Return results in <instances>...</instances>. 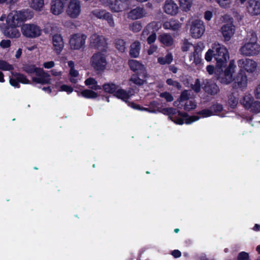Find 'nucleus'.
<instances>
[{"label":"nucleus","mask_w":260,"mask_h":260,"mask_svg":"<svg viewBox=\"0 0 260 260\" xmlns=\"http://www.w3.org/2000/svg\"><path fill=\"white\" fill-rule=\"evenodd\" d=\"M214 57L216 61V68L221 69L226 64L229 58V54L226 48L219 43L213 44L211 49L206 53L205 58L207 61H210Z\"/></svg>","instance_id":"nucleus-1"},{"label":"nucleus","mask_w":260,"mask_h":260,"mask_svg":"<svg viewBox=\"0 0 260 260\" xmlns=\"http://www.w3.org/2000/svg\"><path fill=\"white\" fill-rule=\"evenodd\" d=\"M239 53L244 56H256L260 53V45L257 42L256 34L249 31L239 49Z\"/></svg>","instance_id":"nucleus-2"},{"label":"nucleus","mask_w":260,"mask_h":260,"mask_svg":"<svg viewBox=\"0 0 260 260\" xmlns=\"http://www.w3.org/2000/svg\"><path fill=\"white\" fill-rule=\"evenodd\" d=\"M159 112L169 116V118L175 123L182 124L184 122L187 124L191 123L199 119L198 116H192L188 118H186L185 114L182 113L175 109L172 108H167L160 110Z\"/></svg>","instance_id":"nucleus-3"},{"label":"nucleus","mask_w":260,"mask_h":260,"mask_svg":"<svg viewBox=\"0 0 260 260\" xmlns=\"http://www.w3.org/2000/svg\"><path fill=\"white\" fill-rule=\"evenodd\" d=\"M239 71L248 75H254L258 72V63L250 58H242L237 61Z\"/></svg>","instance_id":"nucleus-4"},{"label":"nucleus","mask_w":260,"mask_h":260,"mask_svg":"<svg viewBox=\"0 0 260 260\" xmlns=\"http://www.w3.org/2000/svg\"><path fill=\"white\" fill-rule=\"evenodd\" d=\"M236 66L234 60H231L229 66L222 73H218V69L215 71V74L217 75V78L219 82L221 83L228 84L231 83L234 77H233V74L235 73Z\"/></svg>","instance_id":"nucleus-5"},{"label":"nucleus","mask_w":260,"mask_h":260,"mask_svg":"<svg viewBox=\"0 0 260 260\" xmlns=\"http://www.w3.org/2000/svg\"><path fill=\"white\" fill-rule=\"evenodd\" d=\"M90 63L91 66L96 71H104L107 64L105 49L101 52L94 53L91 57Z\"/></svg>","instance_id":"nucleus-6"},{"label":"nucleus","mask_w":260,"mask_h":260,"mask_svg":"<svg viewBox=\"0 0 260 260\" xmlns=\"http://www.w3.org/2000/svg\"><path fill=\"white\" fill-rule=\"evenodd\" d=\"M21 31L23 36L33 39L39 37L42 34L40 27L35 23H25L21 26Z\"/></svg>","instance_id":"nucleus-7"},{"label":"nucleus","mask_w":260,"mask_h":260,"mask_svg":"<svg viewBox=\"0 0 260 260\" xmlns=\"http://www.w3.org/2000/svg\"><path fill=\"white\" fill-rule=\"evenodd\" d=\"M66 14L71 19L77 18L81 13V4L79 0H70L66 11Z\"/></svg>","instance_id":"nucleus-8"},{"label":"nucleus","mask_w":260,"mask_h":260,"mask_svg":"<svg viewBox=\"0 0 260 260\" xmlns=\"http://www.w3.org/2000/svg\"><path fill=\"white\" fill-rule=\"evenodd\" d=\"M87 36L83 34H75L71 36L69 44L71 49L80 50L84 47Z\"/></svg>","instance_id":"nucleus-9"},{"label":"nucleus","mask_w":260,"mask_h":260,"mask_svg":"<svg viewBox=\"0 0 260 260\" xmlns=\"http://www.w3.org/2000/svg\"><path fill=\"white\" fill-rule=\"evenodd\" d=\"M233 87L239 89L242 91L245 90L248 85V77L246 73L239 71L233 79Z\"/></svg>","instance_id":"nucleus-10"},{"label":"nucleus","mask_w":260,"mask_h":260,"mask_svg":"<svg viewBox=\"0 0 260 260\" xmlns=\"http://www.w3.org/2000/svg\"><path fill=\"white\" fill-rule=\"evenodd\" d=\"M205 31L204 22L198 19L193 21L190 25V33L192 38H200Z\"/></svg>","instance_id":"nucleus-11"},{"label":"nucleus","mask_w":260,"mask_h":260,"mask_svg":"<svg viewBox=\"0 0 260 260\" xmlns=\"http://www.w3.org/2000/svg\"><path fill=\"white\" fill-rule=\"evenodd\" d=\"M89 46L90 48L95 49L105 48L107 46L106 40L103 36L96 33L93 34L89 38Z\"/></svg>","instance_id":"nucleus-12"},{"label":"nucleus","mask_w":260,"mask_h":260,"mask_svg":"<svg viewBox=\"0 0 260 260\" xmlns=\"http://www.w3.org/2000/svg\"><path fill=\"white\" fill-rule=\"evenodd\" d=\"M9 82L12 86L19 88V82L23 84H29V81L24 75L12 72L11 76L9 77Z\"/></svg>","instance_id":"nucleus-13"},{"label":"nucleus","mask_w":260,"mask_h":260,"mask_svg":"<svg viewBox=\"0 0 260 260\" xmlns=\"http://www.w3.org/2000/svg\"><path fill=\"white\" fill-rule=\"evenodd\" d=\"M220 32L225 41H229L234 36L235 32V26L232 21H229L223 25L220 28Z\"/></svg>","instance_id":"nucleus-14"},{"label":"nucleus","mask_w":260,"mask_h":260,"mask_svg":"<svg viewBox=\"0 0 260 260\" xmlns=\"http://www.w3.org/2000/svg\"><path fill=\"white\" fill-rule=\"evenodd\" d=\"M52 43L54 51L56 54H60L64 46L62 35L60 34H54L52 37Z\"/></svg>","instance_id":"nucleus-15"},{"label":"nucleus","mask_w":260,"mask_h":260,"mask_svg":"<svg viewBox=\"0 0 260 260\" xmlns=\"http://www.w3.org/2000/svg\"><path fill=\"white\" fill-rule=\"evenodd\" d=\"M128 64L131 69L142 78H146L147 77V74L144 66L139 61L132 59L129 60Z\"/></svg>","instance_id":"nucleus-16"},{"label":"nucleus","mask_w":260,"mask_h":260,"mask_svg":"<svg viewBox=\"0 0 260 260\" xmlns=\"http://www.w3.org/2000/svg\"><path fill=\"white\" fill-rule=\"evenodd\" d=\"M37 77L32 78V81L40 84H50L51 79L50 75L46 72L43 69L39 68L36 74Z\"/></svg>","instance_id":"nucleus-17"},{"label":"nucleus","mask_w":260,"mask_h":260,"mask_svg":"<svg viewBox=\"0 0 260 260\" xmlns=\"http://www.w3.org/2000/svg\"><path fill=\"white\" fill-rule=\"evenodd\" d=\"M131 0H115L110 3L109 7L114 12H122L128 8Z\"/></svg>","instance_id":"nucleus-18"},{"label":"nucleus","mask_w":260,"mask_h":260,"mask_svg":"<svg viewBox=\"0 0 260 260\" xmlns=\"http://www.w3.org/2000/svg\"><path fill=\"white\" fill-rule=\"evenodd\" d=\"M21 22L19 11H13L8 15L6 23L8 26H18Z\"/></svg>","instance_id":"nucleus-19"},{"label":"nucleus","mask_w":260,"mask_h":260,"mask_svg":"<svg viewBox=\"0 0 260 260\" xmlns=\"http://www.w3.org/2000/svg\"><path fill=\"white\" fill-rule=\"evenodd\" d=\"M246 9L248 13L252 16L260 14V2L256 0H249Z\"/></svg>","instance_id":"nucleus-20"},{"label":"nucleus","mask_w":260,"mask_h":260,"mask_svg":"<svg viewBox=\"0 0 260 260\" xmlns=\"http://www.w3.org/2000/svg\"><path fill=\"white\" fill-rule=\"evenodd\" d=\"M50 12L54 15H59L63 12V0H51Z\"/></svg>","instance_id":"nucleus-21"},{"label":"nucleus","mask_w":260,"mask_h":260,"mask_svg":"<svg viewBox=\"0 0 260 260\" xmlns=\"http://www.w3.org/2000/svg\"><path fill=\"white\" fill-rule=\"evenodd\" d=\"M203 88L206 92L211 95H214L217 94L219 89L218 86L213 81L206 79L203 81Z\"/></svg>","instance_id":"nucleus-22"},{"label":"nucleus","mask_w":260,"mask_h":260,"mask_svg":"<svg viewBox=\"0 0 260 260\" xmlns=\"http://www.w3.org/2000/svg\"><path fill=\"white\" fill-rule=\"evenodd\" d=\"M164 10L167 14L173 16L178 13V7L173 0H167L164 4Z\"/></svg>","instance_id":"nucleus-23"},{"label":"nucleus","mask_w":260,"mask_h":260,"mask_svg":"<svg viewBox=\"0 0 260 260\" xmlns=\"http://www.w3.org/2000/svg\"><path fill=\"white\" fill-rule=\"evenodd\" d=\"M146 15L147 12L143 8L138 7L129 11L128 17L133 20H137L145 17Z\"/></svg>","instance_id":"nucleus-24"},{"label":"nucleus","mask_w":260,"mask_h":260,"mask_svg":"<svg viewBox=\"0 0 260 260\" xmlns=\"http://www.w3.org/2000/svg\"><path fill=\"white\" fill-rule=\"evenodd\" d=\"M182 24L177 20L171 19L165 21L162 25L165 29H171L172 30H178L181 27Z\"/></svg>","instance_id":"nucleus-25"},{"label":"nucleus","mask_w":260,"mask_h":260,"mask_svg":"<svg viewBox=\"0 0 260 260\" xmlns=\"http://www.w3.org/2000/svg\"><path fill=\"white\" fill-rule=\"evenodd\" d=\"M133 94L134 93L132 90H129L127 91L122 89L117 88L116 91L114 93V95L118 99H121L123 101L126 102L130 96Z\"/></svg>","instance_id":"nucleus-26"},{"label":"nucleus","mask_w":260,"mask_h":260,"mask_svg":"<svg viewBox=\"0 0 260 260\" xmlns=\"http://www.w3.org/2000/svg\"><path fill=\"white\" fill-rule=\"evenodd\" d=\"M29 7L36 12L43 11L44 7V0H28Z\"/></svg>","instance_id":"nucleus-27"},{"label":"nucleus","mask_w":260,"mask_h":260,"mask_svg":"<svg viewBox=\"0 0 260 260\" xmlns=\"http://www.w3.org/2000/svg\"><path fill=\"white\" fill-rule=\"evenodd\" d=\"M141 43L138 41H135L130 46L129 55L132 57H137L139 55Z\"/></svg>","instance_id":"nucleus-28"},{"label":"nucleus","mask_w":260,"mask_h":260,"mask_svg":"<svg viewBox=\"0 0 260 260\" xmlns=\"http://www.w3.org/2000/svg\"><path fill=\"white\" fill-rule=\"evenodd\" d=\"M17 26H8L5 30L4 34L10 38H17L20 36L19 30L16 28Z\"/></svg>","instance_id":"nucleus-29"},{"label":"nucleus","mask_w":260,"mask_h":260,"mask_svg":"<svg viewBox=\"0 0 260 260\" xmlns=\"http://www.w3.org/2000/svg\"><path fill=\"white\" fill-rule=\"evenodd\" d=\"M254 101V98L250 94H246L240 102L246 109L249 110Z\"/></svg>","instance_id":"nucleus-30"},{"label":"nucleus","mask_w":260,"mask_h":260,"mask_svg":"<svg viewBox=\"0 0 260 260\" xmlns=\"http://www.w3.org/2000/svg\"><path fill=\"white\" fill-rule=\"evenodd\" d=\"M19 12L22 22L30 20L34 16V12L29 9L20 10Z\"/></svg>","instance_id":"nucleus-31"},{"label":"nucleus","mask_w":260,"mask_h":260,"mask_svg":"<svg viewBox=\"0 0 260 260\" xmlns=\"http://www.w3.org/2000/svg\"><path fill=\"white\" fill-rule=\"evenodd\" d=\"M158 40L165 46H171L174 42L172 37L168 34H163L158 37Z\"/></svg>","instance_id":"nucleus-32"},{"label":"nucleus","mask_w":260,"mask_h":260,"mask_svg":"<svg viewBox=\"0 0 260 260\" xmlns=\"http://www.w3.org/2000/svg\"><path fill=\"white\" fill-rule=\"evenodd\" d=\"M85 84L89 88L93 90H98L102 89L101 86L98 84L97 81L93 78H88L85 81Z\"/></svg>","instance_id":"nucleus-33"},{"label":"nucleus","mask_w":260,"mask_h":260,"mask_svg":"<svg viewBox=\"0 0 260 260\" xmlns=\"http://www.w3.org/2000/svg\"><path fill=\"white\" fill-rule=\"evenodd\" d=\"M180 7L184 12H188L191 10L193 5V0H179Z\"/></svg>","instance_id":"nucleus-34"},{"label":"nucleus","mask_w":260,"mask_h":260,"mask_svg":"<svg viewBox=\"0 0 260 260\" xmlns=\"http://www.w3.org/2000/svg\"><path fill=\"white\" fill-rule=\"evenodd\" d=\"M80 95L86 99H95L98 96V94L93 90L85 89L80 92Z\"/></svg>","instance_id":"nucleus-35"},{"label":"nucleus","mask_w":260,"mask_h":260,"mask_svg":"<svg viewBox=\"0 0 260 260\" xmlns=\"http://www.w3.org/2000/svg\"><path fill=\"white\" fill-rule=\"evenodd\" d=\"M103 88L106 92L113 93L116 91L118 86L114 83H108L103 85Z\"/></svg>","instance_id":"nucleus-36"},{"label":"nucleus","mask_w":260,"mask_h":260,"mask_svg":"<svg viewBox=\"0 0 260 260\" xmlns=\"http://www.w3.org/2000/svg\"><path fill=\"white\" fill-rule=\"evenodd\" d=\"M69 80L73 83H76L78 82L79 77V74L77 70L75 69H71L69 73Z\"/></svg>","instance_id":"nucleus-37"},{"label":"nucleus","mask_w":260,"mask_h":260,"mask_svg":"<svg viewBox=\"0 0 260 260\" xmlns=\"http://www.w3.org/2000/svg\"><path fill=\"white\" fill-rule=\"evenodd\" d=\"M39 68L36 67L35 65L31 64H24L23 65V71L28 74L35 73L36 74L38 69Z\"/></svg>","instance_id":"nucleus-38"},{"label":"nucleus","mask_w":260,"mask_h":260,"mask_svg":"<svg viewBox=\"0 0 260 260\" xmlns=\"http://www.w3.org/2000/svg\"><path fill=\"white\" fill-rule=\"evenodd\" d=\"M173 60V56L168 53L165 57H159L157 59L158 62L161 64H170Z\"/></svg>","instance_id":"nucleus-39"},{"label":"nucleus","mask_w":260,"mask_h":260,"mask_svg":"<svg viewBox=\"0 0 260 260\" xmlns=\"http://www.w3.org/2000/svg\"><path fill=\"white\" fill-rule=\"evenodd\" d=\"M109 12H106L104 10L96 9L93 11L91 12V14L98 18L105 19L107 16V14H108Z\"/></svg>","instance_id":"nucleus-40"},{"label":"nucleus","mask_w":260,"mask_h":260,"mask_svg":"<svg viewBox=\"0 0 260 260\" xmlns=\"http://www.w3.org/2000/svg\"><path fill=\"white\" fill-rule=\"evenodd\" d=\"M116 48L121 52H123L126 49L125 42L122 39H117L115 43Z\"/></svg>","instance_id":"nucleus-41"},{"label":"nucleus","mask_w":260,"mask_h":260,"mask_svg":"<svg viewBox=\"0 0 260 260\" xmlns=\"http://www.w3.org/2000/svg\"><path fill=\"white\" fill-rule=\"evenodd\" d=\"M144 78H140L138 75L134 74L133 75L131 78L129 79V81L133 82V83L137 85H142L144 84L145 82V80L144 79Z\"/></svg>","instance_id":"nucleus-42"},{"label":"nucleus","mask_w":260,"mask_h":260,"mask_svg":"<svg viewBox=\"0 0 260 260\" xmlns=\"http://www.w3.org/2000/svg\"><path fill=\"white\" fill-rule=\"evenodd\" d=\"M0 70L10 71L13 70L14 67L7 61L0 59Z\"/></svg>","instance_id":"nucleus-43"},{"label":"nucleus","mask_w":260,"mask_h":260,"mask_svg":"<svg viewBox=\"0 0 260 260\" xmlns=\"http://www.w3.org/2000/svg\"><path fill=\"white\" fill-rule=\"evenodd\" d=\"M249 110L254 113H257L260 112V102L254 101Z\"/></svg>","instance_id":"nucleus-44"},{"label":"nucleus","mask_w":260,"mask_h":260,"mask_svg":"<svg viewBox=\"0 0 260 260\" xmlns=\"http://www.w3.org/2000/svg\"><path fill=\"white\" fill-rule=\"evenodd\" d=\"M197 105L196 103L192 100L186 101L184 108L186 111H190L196 108Z\"/></svg>","instance_id":"nucleus-45"},{"label":"nucleus","mask_w":260,"mask_h":260,"mask_svg":"<svg viewBox=\"0 0 260 260\" xmlns=\"http://www.w3.org/2000/svg\"><path fill=\"white\" fill-rule=\"evenodd\" d=\"M158 106L159 104L157 102H151L149 105V112L156 113L157 112L160 111Z\"/></svg>","instance_id":"nucleus-46"},{"label":"nucleus","mask_w":260,"mask_h":260,"mask_svg":"<svg viewBox=\"0 0 260 260\" xmlns=\"http://www.w3.org/2000/svg\"><path fill=\"white\" fill-rule=\"evenodd\" d=\"M129 28L133 31L137 32L142 29V25L139 22H135L130 25Z\"/></svg>","instance_id":"nucleus-47"},{"label":"nucleus","mask_w":260,"mask_h":260,"mask_svg":"<svg viewBox=\"0 0 260 260\" xmlns=\"http://www.w3.org/2000/svg\"><path fill=\"white\" fill-rule=\"evenodd\" d=\"M238 103V99L234 96L232 94H230L229 96V104L230 107L234 108L236 107Z\"/></svg>","instance_id":"nucleus-48"},{"label":"nucleus","mask_w":260,"mask_h":260,"mask_svg":"<svg viewBox=\"0 0 260 260\" xmlns=\"http://www.w3.org/2000/svg\"><path fill=\"white\" fill-rule=\"evenodd\" d=\"M219 5L224 8H229L231 5V0H215Z\"/></svg>","instance_id":"nucleus-49"},{"label":"nucleus","mask_w":260,"mask_h":260,"mask_svg":"<svg viewBox=\"0 0 260 260\" xmlns=\"http://www.w3.org/2000/svg\"><path fill=\"white\" fill-rule=\"evenodd\" d=\"M190 97V92L188 90H184L181 94L180 97V102H183L184 101H188V100Z\"/></svg>","instance_id":"nucleus-50"},{"label":"nucleus","mask_w":260,"mask_h":260,"mask_svg":"<svg viewBox=\"0 0 260 260\" xmlns=\"http://www.w3.org/2000/svg\"><path fill=\"white\" fill-rule=\"evenodd\" d=\"M191 87L196 92H199L201 89V84L199 79H196L194 83L191 84Z\"/></svg>","instance_id":"nucleus-51"},{"label":"nucleus","mask_w":260,"mask_h":260,"mask_svg":"<svg viewBox=\"0 0 260 260\" xmlns=\"http://www.w3.org/2000/svg\"><path fill=\"white\" fill-rule=\"evenodd\" d=\"M166 82L168 85L173 86L178 89H180L181 88V85L179 82L176 81H174L171 79H167Z\"/></svg>","instance_id":"nucleus-52"},{"label":"nucleus","mask_w":260,"mask_h":260,"mask_svg":"<svg viewBox=\"0 0 260 260\" xmlns=\"http://www.w3.org/2000/svg\"><path fill=\"white\" fill-rule=\"evenodd\" d=\"M190 60H192L193 62L196 64L199 63L201 62V58L196 53V51L191 54L189 56Z\"/></svg>","instance_id":"nucleus-53"},{"label":"nucleus","mask_w":260,"mask_h":260,"mask_svg":"<svg viewBox=\"0 0 260 260\" xmlns=\"http://www.w3.org/2000/svg\"><path fill=\"white\" fill-rule=\"evenodd\" d=\"M192 44L189 43L187 40H184L183 41L182 46V50L183 51H187L189 48L192 46Z\"/></svg>","instance_id":"nucleus-54"},{"label":"nucleus","mask_w":260,"mask_h":260,"mask_svg":"<svg viewBox=\"0 0 260 260\" xmlns=\"http://www.w3.org/2000/svg\"><path fill=\"white\" fill-rule=\"evenodd\" d=\"M160 96L165 98L167 102H172L173 101V96L171 94L167 92L161 93Z\"/></svg>","instance_id":"nucleus-55"},{"label":"nucleus","mask_w":260,"mask_h":260,"mask_svg":"<svg viewBox=\"0 0 260 260\" xmlns=\"http://www.w3.org/2000/svg\"><path fill=\"white\" fill-rule=\"evenodd\" d=\"M59 90L62 91H66L68 93H71L73 92V88L70 86L67 85H62L60 86Z\"/></svg>","instance_id":"nucleus-56"},{"label":"nucleus","mask_w":260,"mask_h":260,"mask_svg":"<svg viewBox=\"0 0 260 260\" xmlns=\"http://www.w3.org/2000/svg\"><path fill=\"white\" fill-rule=\"evenodd\" d=\"M199 114L202 115V117H206L213 115V112L211 110L205 109L200 111Z\"/></svg>","instance_id":"nucleus-57"},{"label":"nucleus","mask_w":260,"mask_h":260,"mask_svg":"<svg viewBox=\"0 0 260 260\" xmlns=\"http://www.w3.org/2000/svg\"><path fill=\"white\" fill-rule=\"evenodd\" d=\"M249 258L248 253L242 251L239 253L237 256V260H248Z\"/></svg>","instance_id":"nucleus-58"},{"label":"nucleus","mask_w":260,"mask_h":260,"mask_svg":"<svg viewBox=\"0 0 260 260\" xmlns=\"http://www.w3.org/2000/svg\"><path fill=\"white\" fill-rule=\"evenodd\" d=\"M254 95L255 99L260 100V82L256 85L254 89Z\"/></svg>","instance_id":"nucleus-59"},{"label":"nucleus","mask_w":260,"mask_h":260,"mask_svg":"<svg viewBox=\"0 0 260 260\" xmlns=\"http://www.w3.org/2000/svg\"><path fill=\"white\" fill-rule=\"evenodd\" d=\"M211 110L214 114L216 112L221 111L222 110V106L220 104L214 105L211 107Z\"/></svg>","instance_id":"nucleus-60"},{"label":"nucleus","mask_w":260,"mask_h":260,"mask_svg":"<svg viewBox=\"0 0 260 260\" xmlns=\"http://www.w3.org/2000/svg\"><path fill=\"white\" fill-rule=\"evenodd\" d=\"M105 19L108 21V23L111 26L113 27L114 26L113 18L110 13H109L108 14H107V16L105 17Z\"/></svg>","instance_id":"nucleus-61"},{"label":"nucleus","mask_w":260,"mask_h":260,"mask_svg":"<svg viewBox=\"0 0 260 260\" xmlns=\"http://www.w3.org/2000/svg\"><path fill=\"white\" fill-rule=\"evenodd\" d=\"M43 66L47 69H50L55 66V62L53 61H46L43 63Z\"/></svg>","instance_id":"nucleus-62"},{"label":"nucleus","mask_w":260,"mask_h":260,"mask_svg":"<svg viewBox=\"0 0 260 260\" xmlns=\"http://www.w3.org/2000/svg\"><path fill=\"white\" fill-rule=\"evenodd\" d=\"M52 76L56 77H60L62 75V72L57 69H52L50 71Z\"/></svg>","instance_id":"nucleus-63"},{"label":"nucleus","mask_w":260,"mask_h":260,"mask_svg":"<svg viewBox=\"0 0 260 260\" xmlns=\"http://www.w3.org/2000/svg\"><path fill=\"white\" fill-rule=\"evenodd\" d=\"M11 41L9 40H3L0 43V46L3 48H8L10 46Z\"/></svg>","instance_id":"nucleus-64"}]
</instances>
